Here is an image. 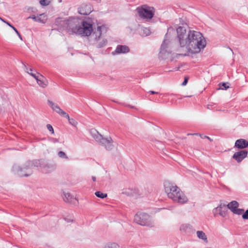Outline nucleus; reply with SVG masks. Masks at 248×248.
Masks as SVG:
<instances>
[{
    "label": "nucleus",
    "mask_w": 248,
    "mask_h": 248,
    "mask_svg": "<svg viewBox=\"0 0 248 248\" xmlns=\"http://www.w3.org/2000/svg\"><path fill=\"white\" fill-rule=\"evenodd\" d=\"M104 248H119V246L115 243H108L105 245Z\"/></svg>",
    "instance_id": "nucleus-26"
},
{
    "label": "nucleus",
    "mask_w": 248,
    "mask_h": 248,
    "mask_svg": "<svg viewBox=\"0 0 248 248\" xmlns=\"http://www.w3.org/2000/svg\"><path fill=\"white\" fill-rule=\"evenodd\" d=\"M107 40L106 39H103L99 42L96 46L97 48H101L104 47L107 44Z\"/></svg>",
    "instance_id": "nucleus-29"
},
{
    "label": "nucleus",
    "mask_w": 248,
    "mask_h": 248,
    "mask_svg": "<svg viewBox=\"0 0 248 248\" xmlns=\"http://www.w3.org/2000/svg\"><path fill=\"white\" fill-rule=\"evenodd\" d=\"M197 234L199 238L201 239L204 241H207V238L206 237V235H205V233L203 232L198 231L197 232Z\"/></svg>",
    "instance_id": "nucleus-23"
},
{
    "label": "nucleus",
    "mask_w": 248,
    "mask_h": 248,
    "mask_svg": "<svg viewBox=\"0 0 248 248\" xmlns=\"http://www.w3.org/2000/svg\"><path fill=\"white\" fill-rule=\"evenodd\" d=\"M35 79L38 84L42 88H45L47 85V81L42 75H40V77L38 76Z\"/></svg>",
    "instance_id": "nucleus-18"
},
{
    "label": "nucleus",
    "mask_w": 248,
    "mask_h": 248,
    "mask_svg": "<svg viewBox=\"0 0 248 248\" xmlns=\"http://www.w3.org/2000/svg\"><path fill=\"white\" fill-rule=\"evenodd\" d=\"M47 102L51 108L56 113L59 114L62 109L58 106V105L55 104L52 101L49 100H48Z\"/></svg>",
    "instance_id": "nucleus-20"
},
{
    "label": "nucleus",
    "mask_w": 248,
    "mask_h": 248,
    "mask_svg": "<svg viewBox=\"0 0 248 248\" xmlns=\"http://www.w3.org/2000/svg\"><path fill=\"white\" fill-rule=\"evenodd\" d=\"M92 180L93 181H96V178L95 176H92Z\"/></svg>",
    "instance_id": "nucleus-46"
},
{
    "label": "nucleus",
    "mask_w": 248,
    "mask_h": 248,
    "mask_svg": "<svg viewBox=\"0 0 248 248\" xmlns=\"http://www.w3.org/2000/svg\"><path fill=\"white\" fill-rule=\"evenodd\" d=\"M37 159L32 161H27L22 167H20L17 165H14L13 167V171L14 173L20 177H28L31 175L32 173V169L33 167H38Z\"/></svg>",
    "instance_id": "nucleus-4"
},
{
    "label": "nucleus",
    "mask_w": 248,
    "mask_h": 248,
    "mask_svg": "<svg viewBox=\"0 0 248 248\" xmlns=\"http://www.w3.org/2000/svg\"><path fill=\"white\" fill-rule=\"evenodd\" d=\"M239 206V203L235 201H233L230 202L227 205V209H229L232 212L234 209H236Z\"/></svg>",
    "instance_id": "nucleus-19"
},
{
    "label": "nucleus",
    "mask_w": 248,
    "mask_h": 248,
    "mask_svg": "<svg viewBox=\"0 0 248 248\" xmlns=\"http://www.w3.org/2000/svg\"><path fill=\"white\" fill-rule=\"evenodd\" d=\"M180 230L185 232L186 234L189 235L193 233L195 230L193 229V227L189 224H183L180 227Z\"/></svg>",
    "instance_id": "nucleus-15"
},
{
    "label": "nucleus",
    "mask_w": 248,
    "mask_h": 248,
    "mask_svg": "<svg viewBox=\"0 0 248 248\" xmlns=\"http://www.w3.org/2000/svg\"><path fill=\"white\" fill-rule=\"evenodd\" d=\"M0 19L3 22L5 23L6 24V22H8V21H5V20H4L3 19L1 18L0 17Z\"/></svg>",
    "instance_id": "nucleus-45"
},
{
    "label": "nucleus",
    "mask_w": 248,
    "mask_h": 248,
    "mask_svg": "<svg viewBox=\"0 0 248 248\" xmlns=\"http://www.w3.org/2000/svg\"><path fill=\"white\" fill-rule=\"evenodd\" d=\"M6 24L12 28L13 29V31H14L17 34L19 38L22 40V36L17 29L9 22H6Z\"/></svg>",
    "instance_id": "nucleus-27"
},
{
    "label": "nucleus",
    "mask_w": 248,
    "mask_h": 248,
    "mask_svg": "<svg viewBox=\"0 0 248 248\" xmlns=\"http://www.w3.org/2000/svg\"><path fill=\"white\" fill-rule=\"evenodd\" d=\"M149 93L152 94H158V92H155V91H149Z\"/></svg>",
    "instance_id": "nucleus-42"
},
{
    "label": "nucleus",
    "mask_w": 248,
    "mask_h": 248,
    "mask_svg": "<svg viewBox=\"0 0 248 248\" xmlns=\"http://www.w3.org/2000/svg\"><path fill=\"white\" fill-rule=\"evenodd\" d=\"M248 147V141L243 139H240L235 142L234 147L239 149H244Z\"/></svg>",
    "instance_id": "nucleus-13"
},
{
    "label": "nucleus",
    "mask_w": 248,
    "mask_h": 248,
    "mask_svg": "<svg viewBox=\"0 0 248 248\" xmlns=\"http://www.w3.org/2000/svg\"><path fill=\"white\" fill-rule=\"evenodd\" d=\"M59 114L62 116H63V117L67 118V119L69 117V115L67 114L64 111H63L62 109L60 111V113H59Z\"/></svg>",
    "instance_id": "nucleus-33"
},
{
    "label": "nucleus",
    "mask_w": 248,
    "mask_h": 248,
    "mask_svg": "<svg viewBox=\"0 0 248 248\" xmlns=\"http://www.w3.org/2000/svg\"><path fill=\"white\" fill-rule=\"evenodd\" d=\"M169 42V40L165 39L161 46L159 57L162 59H167L171 55V51L169 50H167V45Z\"/></svg>",
    "instance_id": "nucleus-9"
},
{
    "label": "nucleus",
    "mask_w": 248,
    "mask_h": 248,
    "mask_svg": "<svg viewBox=\"0 0 248 248\" xmlns=\"http://www.w3.org/2000/svg\"><path fill=\"white\" fill-rule=\"evenodd\" d=\"M199 136H200V137L202 138V139H207L208 140H209L210 141H213V140L211 139L210 137H208V136H204L203 135V134H199Z\"/></svg>",
    "instance_id": "nucleus-38"
},
{
    "label": "nucleus",
    "mask_w": 248,
    "mask_h": 248,
    "mask_svg": "<svg viewBox=\"0 0 248 248\" xmlns=\"http://www.w3.org/2000/svg\"><path fill=\"white\" fill-rule=\"evenodd\" d=\"M248 153V151L246 150H240L238 152H235L233 154L232 158L235 160L237 163H240L247 157Z\"/></svg>",
    "instance_id": "nucleus-10"
},
{
    "label": "nucleus",
    "mask_w": 248,
    "mask_h": 248,
    "mask_svg": "<svg viewBox=\"0 0 248 248\" xmlns=\"http://www.w3.org/2000/svg\"><path fill=\"white\" fill-rule=\"evenodd\" d=\"M227 211V208L225 204H224L222 206L221 205H220L219 206L214 209L213 212V213L214 214L215 216L218 212L220 216H221L222 217H224L226 215Z\"/></svg>",
    "instance_id": "nucleus-12"
},
{
    "label": "nucleus",
    "mask_w": 248,
    "mask_h": 248,
    "mask_svg": "<svg viewBox=\"0 0 248 248\" xmlns=\"http://www.w3.org/2000/svg\"><path fill=\"white\" fill-rule=\"evenodd\" d=\"M37 161H39L37 167H40L45 173L51 172L56 169V166L53 162L46 161L43 159H37Z\"/></svg>",
    "instance_id": "nucleus-8"
},
{
    "label": "nucleus",
    "mask_w": 248,
    "mask_h": 248,
    "mask_svg": "<svg viewBox=\"0 0 248 248\" xmlns=\"http://www.w3.org/2000/svg\"><path fill=\"white\" fill-rule=\"evenodd\" d=\"M0 19L3 22L5 23L6 24V22H8V21H5V20H4L3 19L1 18L0 17Z\"/></svg>",
    "instance_id": "nucleus-44"
},
{
    "label": "nucleus",
    "mask_w": 248,
    "mask_h": 248,
    "mask_svg": "<svg viewBox=\"0 0 248 248\" xmlns=\"http://www.w3.org/2000/svg\"><path fill=\"white\" fill-rule=\"evenodd\" d=\"M23 64L24 66L25 71L27 72L31 76L35 79H36L38 77V76H36L35 74L32 72L33 71V70L31 68H30L29 69H28L27 66L25 64Z\"/></svg>",
    "instance_id": "nucleus-24"
},
{
    "label": "nucleus",
    "mask_w": 248,
    "mask_h": 248,
    "mask_svg": "<svg viewBox=\"0 0 248 248\" xmlns=\"http://www.w3.org/2000/svg\"><path fill=\"white\" fill-rule=\"evenodd\" d=\"M63 200L66 202L76 204L78 201L77 199L73 196L71 195L69 193H64Z\"/></svg>",
    "instance_id": "nucleus-14"
},
{
    "label": "nucleus",
    "mask_w": 248,
    "mask_h": 248,
    "mask_svg": "<svg viewBox=\"0 0 248 248\" xmlns=\"http://www.w3.org/2000/svg\"><path fill=\"white\" fill-rule=\"evenodd\" d=\"M229 83L228 82H222L219 84V88L218 89L221 90H227L229 88V86L228 85Z\"/></svg>",
    "instance_id": "nucleus-25"
},
{
    "label": "nucleus",
    "mask_w": 248,
    "mask_h": 248,
    "mask_svg": "<svg viewBox=\"0 0 248 248\" xmlns=\"http://www.w3.org/2000/svg\"><path fill=\"white\" fill-rule=\"evenodd\" d=\"M65 221H66L67 222H72L73 219L72 218H68V217H65L64 218Z\"/></svg>",
    "instance_id": "nucleus-40"
},
{
    "label": "nucleus",
    "mask_w": 248,
    "mask_h": 248,
    "mask_svg": "<svg viewBox=\"0 0 248 248\" xmlns=\"http://www.w3.org/2000/svg\"><path fill=\"white\" fill-rule=\"evenodd\" d=\"M244 211V209L237 208L236 209H234V211H232V213L235 214L240 215H241Z\"/></svg>",
    "instance_id": "nucleus-32"
},
{
    "label": "nucleus",
    "mask_w": 248,
    "mask_h": 248,
    "mask_svg": "<svg viewBox=\"0 0 248 248\" xmlns=\"http://www.w3.org/2000/svg\"><path fill=\"white\" fill-rule=\"evenodd\" d=\"M90 133L94 140L100 144L104 145L107 150H111L113 149V140L110 137L104 138L95 129H92Z\"/></svg>",
    "instance_id": "nucleus-5"
},
{
    "label": "nucleus",
    "mask_w": 248,
    "mask_h": 248,
    "mask_svg": "<svg viewBox=\"0 0 248 248\" xmlns=\"http://www.w3.org/2000/svg\"><path fill=\"white\" fill-rule=\"evenodd\" d=\"M46 127L47 129L52 133L53 134L54 133V129L52 126L50 124H47L46 125Z\"/></svg>",
    "instance_id": "nucleus-36"
},
{
    "label": "nucleus",
    "mask_w": 248,
    "mask_h": 248,
    "mask_svg": "<svg viewBox=\"0 0 248 248\" xmlns=\"http://www.w3.org/2000/svg\"><path fill=\"white\" fill-rule=\"evenodd\" d=\"M59 114L62 116H63V117L67 118V119L69 117V115L67 114L64 111H63L62 109L60 111V113H59Z\"/></svg>",
    "instance_id": "nucleus-34"
},
{
    "label": "nucleus",
    "mask_w": 248,
    "mask_h": 248,
    "mask_svg": "<svg viewBox=\"0 0 248 248\" xmlns=\"http://www.w3.org/2000/svg\"><path fill=\"white\" fill-rule=\"evenodd\" d=\"M176 29L177 38L181 47H186L192 54L199 53L206 46L202 34L197 31L190 30L186 23L182 24Z\"/></svg>",
    "instance_id": "nucleus-1"
},
{
    "label": "nucleus",
    "mask_w": 248,
    "mask_h": 248,
    "mask_svg": "<svg viewBox=\"0 0 248 248\" xmlns=\"http://www.w3.org/2000/svg\"><path fill=\"white\" fill-rule=\"evenodd\" d=\"M134 222L141 226L154 227V222L152 217L145 213H138L134 216Z\"/></svg>",
    "instance_id": "nucleus-6"
},
{
    "label": "nucleus",
    "mask_w": 248,
    "mask_h": 248,
    "mask_svg": "<svg viewBox=\"0 0 248 248\" xmlns=\"http://www.w3.org/2000/svg\"><path fill=\"white\" fill-rule=\"evenodd\" d=\"M92 11V7L90 4H82L78 9V13L82 15H88Z\"/></svg>",
    "instance_id": "nucleus-11"
},
{
    "label": "nucleus",
    "mask_w": 248,
    "mask_h": 248,
    "mask_svg": "<svg viewBox=\"0 0 248 248\" xmlns=\"http://www.w3.org/2000/svg\"><path fill=\"white\" fill-rule=\"evenodd\" d=\"M139 16L144 19H152L155 15V9L153 7H149L146 5H143L137 8Z\"/></svg>",
    "instance_id": "nucleus-7"
},
{
    "label": "nucleus",
    "mask_w": 248,
    "mask_h": 248,
    "mask_svg": "<svg viewBox=\"0 0 248 248\" xmlns=\"http://www.w3.org/2000/svg\"><path fill=\"white\" fill-rule=\"evenodd\" d=\"M50 1L48 0H40V3L42 6H46L49 5Z\"/></svg>",
    "instance_id": "nucleus-35"
},
{
    "label": "nucleus",
    "mask_w": 248,
    "mask_h": 248,
    "mask_svg": "<svg viewBox=\"0 0 248 248\" xmlns=\"http://www.w3.org/2000/svg\"><path fill=\"white\" fill-rule=\"evenodd\" d=\"M139 32L142 37H145L149 35L151 32L149 28L141 26L139 28Z\"/></svg>",
    "instance_id": "nucleus-17"
},
{
    "label": "nucleus",
    "mask_w": 248,
    "mask_h": 248,
    "mask_svg": "<svg viewBox=\"0 0 248 248\" xmlns=\"http://www.w3.org/2000/svg\"><path fill=\"white\" fill-rule=\"evenodd\" d=\"M129 51V48L127 46L124 45H118L115 50V53L113 52L112 54H115V53H126Z\"/></svg>",
    "instance_id": "nucleus-16"
},
{
    "label": "nucleus",
    "mask_w": 248,
    "mask_h": 248,
    "mask_svg": "<svg viewBox=\"0 0 248 248\" xmlns=\"http://www.w3.org/2000/svg\"><path fill=\"white\" fill-rule=\"evenodd\" d=\"M188 80V78L187 77H185L184 78V80L182 83V86H185L186 85Z\"/></svg>",
    "instance_id": "nucleus-39"
},
{
    "label": "nucleus",
    "mask_w": 248,
    "mask_h": 248,
    "mask_svg": "<svg viewBox=\"0 0 248 248\" xmlns=\"http://www.w3.org/2000/svg\"><path fill=\"white\" fill-rule=\"evenodd\" d=\"M242 218L244 219H248V209L242 215Z\"/></svg>",
    "instance_id": "nucleus-37"
},
{
    "label": "nucleus",
    "mask_w": 248,
    "mask_h": 248,
    "mask_svg": "<svg viewBox=\"0 0 248 248\" xmlns=\"http://www.w3.org/2000/svg\"><path fill=\"white\" fill-rule=\"evenodd\" d=\"M51 141L53 142V143H57V142H59V141L58 140V139H56V138H52L51 139Z\"/></svg>",
    "instance_id": "nucleus-41"
},
{
    "label": "nucleus",
    "mask_w": 248,
    "mask_h": 248,
    "mask_svg": "<svg viewBox=\"0 0 248 248\" xmlns=\"http://www.w3.org/2000/svg\"><path fill=\"white\" fill-rule=\"evenodd\" d=\"M68 120L69 123L71 125H72L74 126H76V125L78 124V122L75 119H74L73 118H70V117L68 119Z\"/></svg>",
    "instance_id": "nucleus-31"
},
{
    "label": "nucleus",
    "mask_w": 248,
    "mask_h": 248,
    "mask_svg": "<svg viewBox=\"0 0 248 248\" xmlns=\"http://www.w3.org/2000/svg\"><path fill=\"white\" fill-rule=\"evenodd\" d=\"M43 15H40L39 16H36L34 15H32L31 16H29L28 18H31L34 21L38 22L40 23H45V21L44 19H42L41 18V16H42Z\"/></svg>",
    "instance_id": "nucleus-22"
},
{
    "label": "nucleus",
    "mask_w": 248,
    "mask_h": 248,
    "mask_svg": "<svg viewBox=\"0 0 248 248\" xmlns=\"http://www.w3.org/2000/svg\"><path fill=\"white\" fill-rule=\"evenodd\" d=\"M69 34L76 33L82 36H89L93 31V25L87 21H80L78 18L71 17L61 21Z\"/></svg>",
    "instance_id": "nucleus-2"
},
{
    "label": "nucleus",
    "mask_w": 248,
    "mask_h": 248,
    "mask_svg": "<svg viewBox=\"0 0 248 248\" xmlns=\"http://www.w3.org/2000/svg\"><path fill=\"white\" fill-rule=\"evenodd\" d=\"M59 157L62 158H64L68 159V157L67 156L66 154L63 151H59L58 153Z\"/></svg>",
    "instance_id": "nucleus-30"
},
{
    "label": "nucleus",
    "mask_w": 248,
    "mask_h": 248,
    "mask_svg": "<svg viewBox=\"0 0 248 248\" xmlns=\"http://www.w3.org/2000/svg\"><path fill=\"white\" fill-rule=\"evenodd\" d=\"M95 195L101 199H104L105 198H106L107 197V194L106 193H103L101 192V191H96L95 192Z\"/></svg>",
    "instance_id": "nucleus-28"
},
{
    "label": "nucleus",
    "mask_w": 248,
    "mask_h": 248,
    "mask_svg": "<svg viewBox=\"0 0 248 248\" xmlns=\"http://www.w3.org/2000/svg\"><path fill=\"white\" fill-rule=\"evenodd\" d=\"M199 134H200V133H194V134H188V135H197V136H199Z\"/></svg>",
    "instance_id": "nucleus-43"
},
{
    "label": "nucleus",
    "mask_w": 248,
    "mask_h": 248,
    "mask_svg": "<svg viewBox=\"0 0 248 248\" xmlns=\"http://www.w3.org/2000/svg\"><path fill=\"white\" fill-rule=\"evenodd\" d=\"M164 186L168 197L173 201L180 203H185L187 202V197L183 194L180 188L174 184L169 181H165L164 183Z\"/></svg>",
    "instance_id": "nucleus-3"
},
{
    "label": "nucleus",
    "mask_w": 248,
    "mask_h": 248,
    "mask_svg": "<svg viewBox=\"0 0 248 248\" xmlns=\"http://www.w3.org/2000/svg\"><path fill=\"white\" fill-rule=\"evenodd\" d=\"M105 27L104 26H97V30H95L94 31H93V34H95V40H98L102 34V31L101 30L103 28H104Z\"/></svg>",
    "instance_id": "nucleus-21"
},
{
    "label": "nucleus",
    "mask_w": 248,
    "mask_h": 248,
    "mask_svg": "<svg viewBox=\"0 0 248 248\" xmlns=\"http://www.w3.org/2000/svg\"><path fill=\"white\" fill-rule=\"evenodd\" d=\"M60 19L59 18V19H57V20H56V22H59V20H60Z\"/></svg>",
    "instance_id": "nucleus-47"
}]
</instances>
